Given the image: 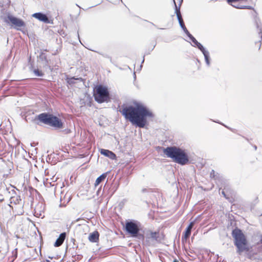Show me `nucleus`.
Listing matches in <instances>:
<instances>
[{"label": "nucleus", "instance_id": "obj_1", "mask_svg": "<svg viewBox=\"0 0 262 262\" xmlns=\"http://www.w3.org/2000/svg\"><path fill=\"white\" fill-rule=\"evenodd\" d=\"M122 114L133 125L141 128L144 127L148 118L154 117L151 111L140 102H135L133 105L124 107Z\"/></svg>", "mask_w": 262, "mask_h": 262}, {"label": "nucleus", "instance_id": "obj_2", "mask_svg": "<svg viewBox=\"0 0 262 262\" xmlns=\"http://www.w3.org/2000/svg\"><path fill=\"white\" fill-rule=\"evenodd\" d=\"M163 152L167 157L172 159L173 161L181 165L186 164L189 161L185 151L175 146L164 148Z\"/></svg>", "mask_w": 262, "mask_h": 262}, {"label": "nucleus", "instance_id": "obj_3", "mask_svg": "<svg viewBox=\"0 0 262 262\" xmlns=\"http://www.w3.org/2000/svg\"><path fill=\"white\" fill-rule=\"evenodd\" d=\"M232 236L234 238V244L237 249V252L239 254H241L243 252L249 251L247 239L245 235L241 230L238 229L233 230L232 231Z\"/></svg>", "mask_w": 262, "mask_h": 262}, {"label": "nucleus", "instance_id": "obj_4", "mask_svg": "<svg viewBox=\"0 0 262 262\" xmlns=\"http://www.w3.org/2000/svg\"><path fill=\"white\" fill-rule=\"evenodd\" d=\"M38 119L41 122L55 127L58 128L62 127V123L57 117L43 113L38 116Z\"/></svg>", "mask_w": 262, "mask_h": 262}, {"label": "nucleus", "instance_id": "obj_5", "mask_svg": "<svg viewBox=\"0 0 262 262\" xmlns=\"http://www.w3.org/2000/svg\"><path fill=\"white\" fill-rule=\"evenodd\" d=\"M94 96L95 100L98 103L108 102L110 99L107 88L102 85H99L96 88Z\"/></svg>", "mask_w": 262, "mask_h": 262}, {"label": "nucleus", "instance_id": "obj_6", "mask_svg": "<svg viewBox=\"0 0 262 262\" xmlns=\"http://www.w3.org/2000/svg\"><path fill=\"white\" fill-rule=\"evenodd\" d=\"M4 21L8 24L11 25V27L19 31H21V28H24L26 26L24 20L12 15H8L5 17Z\"/></svg>", "mask_w": 262, "mask_h": 262}, {"label": "nucleus", "instance_id": "obj_7", "mask_svg": "<svg viewBox=\"0 0 262 262\" xmlns=\"http://www.w3.org/2000/svg\"><path fill=\"white\" fill-rule=\"evenodd\" d=\"M125 230L133 237H136L139 231V226L137 223L128 222L125 224Z\"/></svg>", "mask_w": 262, "mask_h": 262}, {"label": "nucleus", "instance_id": "obj_8", "mask_svg": "<svg viewBox=\"0 0 262 262\" xmlns=\"http://www.w3.org/2000/svg\"><path fill=\"white\" fill-rule=\"evenodd\" d=\"M189 38L191 40L193 43L194 44V46H196L203 53L206 64L209 66V52L205 49L203 46L192 35L189 36Z\"/></svg>", "mask_w": 262, "mask_h": 262}, {"label": "nucleus", "instance_id": "obj_9", "mask_svg": "<svg viewBox=\"0 0 262 262\" xmlns=\"http://www.w3.org/2000/svg\"><path fill=\"white\" fill-rule=\"evenodd\" d=\"M45 207L42 203H38L34 209V215L36 217H41L43 213Z\"/></svg>", "mask_w": 262, "mask_h": 262}, {"label": "nucleus", "instance_id": "obj_10", "mask_svg": "<svg viewBox=\"0 0 262 262\" xmlns=\"http://www.w3.org/2000/svg\"><path fill=\"white\" fill-rule=\"evenodd\" d=\"M146 239H152L156 241H160V234L159 232L148 231L146 233Z\"/></svg>", "mask_w": 262, "mask_h": 262}, {"label": "nucleus", "instance_id": "obj_11", "mask_svg": "<svg viewBox=\"0 0 262 262\" xmlns=\"http://www.w3.org/2000/svg\"><path fill=\"white\" fill-rule=\"evenodd\" d=\"M32 17L43 23H49L48 17L47 16V15L40 12L34 13L32 15Z\"/></svg>", "mask_w": 262, "mask_h": 262}, {"label": "nucleus", "instance_id": "obj_12", "mask_svg": "<svg viewBox=\"0 0 262 262\" xmlns=\"http://www.w3.org/2000/svg\"><path fill=\"white\" fill-rule=\"evenodd\" d=\"M194 224V221L191 222L189 226L187 227V228L186 229V231H185L183 236H182V241H186L187 238L189 237L190 234H191V230L193 227Z\"/></svg>", "mask_w": 262, "mask_h": 262}, {"label": "nucleus", "instance_id": "obj_13", "mask_svg": "<svg viewBox=\"0 0 262 262\" xmlns=\"http://www.w3.org/2000/svg\"><path fill=\"white\" fill-rule=\"evenodd\" d=\"M174 5H175V10H176V13L177 14V17H178V19L179 20V24H180V25L181 26V27L182 28L185 27V25L184 24V22H183V19L182 18V16H181V12H180V7H178V6H177L176 4L174 3Z\"/></svg>", "mask_w": 262, "mask_h": 262}, {"label": "nucleus", "instance_id": "obj_14", "mask_svg": "<svg viewBox=\"0 0 262 262\" xmlns=\"http://www.w3.org/2000/svg\"><path fill=\"white\" fill-rule=\"evenodd\" d=\"M100 153L101 155L108 157L112 160H114L116 158V156L114 152L107 149H101L100 150Z\"/></svg>", "mask_w": 262, "mask_h": 262}, {"label": "nucleus", "instance_id": "obj_15", "mask_svg": "<svg viewBox=\"0 0 262 262\" xmlns=\"http://www.w3.org/2000/svg\"><path fill=\"white\" fill-rule=\"evenodd\" d=\"M66 236V234L65 232L61 233L59 237L56 239L54 246L57 247L61 246L65 239Z\"/></svg>", "mask_w": 262, "mask_h": 262}, {"label": "nucleus", "instance_id": "obj_16", "mask_svg": "<svg viewBox=\"0 0 262 262\" xmlns=\"http://www.w3.org/2000/svg\"><path fill=\"white\" fill-rule=\"evenodd\" d=\"M99 238V233L97 231L93 232L90 233L89 236V239L92 242H96Z\"/></svg>", "mask_w": 262, "mask_h": 262}, {"label": "nucleus", "instance_id": "obj_17", "mask_svg": "<svg viewBox=\"0 0 262 262\" xmlns=\"http://www.w3.org/2000/svg\"><path fill=\"white\" fill-rule=\"evenodd\" d=\"M106 178V174H102L99 176L96 180L95 182V186H97L103 180Z\"/></svg>", "mask_w": 262, "mask_h": 262}, {"label": "nucleus", "instance_id": "obj_18", "mask_svg": "<svg viewBox=\"0 0 262 262\" xmlns=\"http://www.w3.org/2000/svg\"><path fill=\"white\" fill-rule=\"evenodd\" d=\"M33 72L35 75L37 76H42L43 75L42 73L38 69L34 70Z\"/></svg>", "mask_w": 262, "mask_h": 262}, {"label": "nucleus", "instance_id": "obj_19", "mask_svg": "<svg viewBox=\"0 0 262 262\" xmlns=\"http://www.w3.org/2000/svg\"><path fill=\"white\" fill-rule=\"evenodd\" d=\"M182 29L183 30V31H184V32L187 34V35L189 37V36H191V34H190V33L188 32V31L187 30V28L186 27H184L183 28H182Z\"/></svg>", "mask_w": 262, "mask_h": 262}, {"label": "nucleus", "instance_id": "obj_20", "mask_svg": "<svg viewBox=\"0 0 262 262\" xmlns=\"http://www.w3.org/2000/svg\"><path fill=\"white\" fill-rule=\"evenodd\" d=\"M75 79L74 78H71L68 79V82L70 84L73 83V81Z\"/></svg>", "mask_w": 262, "mask_h": 262}, {"label": "nucleus", "instance_id": "obj_21", "mask_svg": "<svg viewBox=\"0 0 262 262\" xmlns=\"http://www.w3.org/2000/svg\"><path fill=\"white\" fill-rule=\"evenodd\" d=\"M222 194H223V195L225 198H227V197H226V194H225V192H224V190H223V191H222Z\"/></svg>", "mask_w": 262, "mask_h": 262}, {"label": "nucleus", "instance_id": "obj_22", "mask_svg": "<svg viewBox=\"0 0 262 262\" xmlns=\"http://www.w3.org/2000/svg\"><path fill=\"white\" fill-rule=\"evenodd\" d=\"M260 33H261V39H262V31H261V29H260Z\"/></svg>", "mask_w": 262, "mask_h": 262}, {"label": "nucleus", "instance_id": "obj_23", "mask_svg": "<svg viewBox=\"0 0 262 262\" xmlns=\"http://www.w3.org/2000/svg\"><path fill=\"white\" fill-rule=\"evenodd\" d=\"M173 262H178L176 259L174 260Z\"/></svg>", "mask_w": 262, "mask_h": 262}, {"label": "nucleus", "instance_id": "obj_24", "mask_svg": "<svg viewBox=\"0 0 262 262\" xmlns=\"http://www.w3.org/2000/svg\"><path fill=\"white\" fill-rule=\"evenodd\" d=\"M254 148H255V149H256V146H254Z\"/></svg>", "mask_w": 262, "mask_h": 262}, {"label": "nucleus", "instance_id": "obj_25", "mask_svg": "<svg viewBox=\"0 0 262 262\" xmlns=\"http://www.w3.org/2000/svg\"><path fill=\"white\" fill-rule=\"evenodd\" d=\"M181 2H182V0H181Z\"/></svg>", "mask_w": 262, "mask_h": 262}]
</instances>
